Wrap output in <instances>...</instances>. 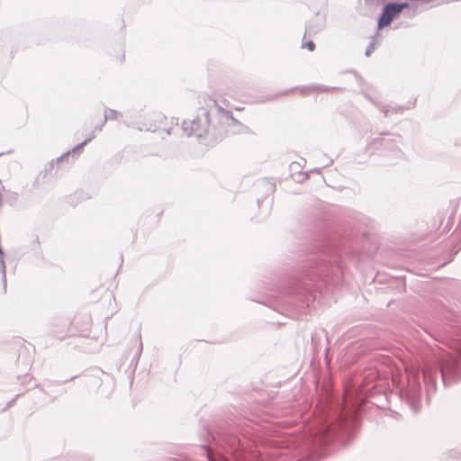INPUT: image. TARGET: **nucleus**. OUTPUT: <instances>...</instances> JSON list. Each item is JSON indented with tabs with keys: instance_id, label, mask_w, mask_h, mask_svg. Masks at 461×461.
Here are the masks:
<instances>
[{
	"instance_id": "1",
	"label": "nucleus",
	"mask_w": 461,
	"mask_h": 461,
	"mask_svg": "<svg viewBox=\"0 0 461 461\" xmlns=\"http://www.w3.org/2000/svg\"><path fill=\"white\" fill-rule=\"evenodd\" d=\"M243 125L236 120L229 105L209 98L208 110L200 109L192 119L182 122V131L187 136L195 137L204 145H213L221 140L228 132L240 133Z\"/></svg>"
},
{
	"instance_id": "2",
	"label": "nucleus",
	"mask_w": 461,
	"mask_h": 461,
	"mask_svg": "<svg viewBox=\"0 0 461 461\" xmlns=\"http://www.w3.org/2000/svg\"><path fill=\"white\" fill-rule=\"evenodd\" d=\"M440 374L444 384L461 379V346L443 360L439 368L429 366L422 369L428 393L435 391V377Z\"/></svg>"
},
{
	"instance_id": "3",
	"label": "nucleus",
	"mask_w": 461,
	"mask_h": 461,
	"mask_svg": "<svg viewBox=\"0 0 461 461\" xmlns=\"http://www.w3.org/2000/svg\"><path fill=\"white\" fill-rule=\"evenodd\" d=\"M407 387L401 391V397L404 398L416 411L419 408L421 391L418 372L407 370Z\"/></svg>"
},
{
	"instance_id": "4",
	"label": "nucleus",
	"mask_w": 461,
	"mask_h": 461,
	"mask_svg": "<svg viewBox=\"0 0 461 461\" xmlns=\"http://www.w3.org/2000/svg\"><path fill=\"white\" fill-rule=\"evenodd\" d=\"M398 143L399 137L384 133L379 138L375 139L370 145L378 149L388 150L393 157H398L401 153Z\"/></svg>"
},
{
	"instance_id": "5",
	"label": "nucleus",
	"mask_w": 461,
	"mask_h": 461,
	"mask_svg": "<svg viewBox=\"0 0 461 461\" xmlns=\"http://www.w3.org/2000/svg\"><path fill=\"white\" fill-rule=\"evenodd\" d=\"M409 4L403 3H388L383 8V12L378 20V28L382 29L389 25L392 20L399 14L403 9L408 8Z\"/></svg>"
},
{
	"instance_id": "6",
	"label": "nucleus",
	"mask_w": 461,
	"mask_h": 461,
	"mask_svg": "<svg viewBox=\"0 0 461 461\" xmlns=\"http://www.w3.org/2000/svg\"><path fill=\"white\" fill-rule=\"evenodd\" d=\"M94 138H95V136L92 135L91 137L85 140L83 142L77 144L71 150L65 152L64 154H62L61 156L57 158L56 159H52L49 163V170L51 171L52 168L58 165H62L64 163H66L67 165L69 164L68 160H69V157H70L71 153L75 154L76 152L81 150L84 148V146H86Z\"/></svg>"
},
{
	"instance_id": "7",
	"label": "nucleus",
	"mask_w": 461,
	"mask_h": 461,
	"mask_svg": "<svg viewBox=\"0 0 461 461\" xmlns=\"http://www.w3.org/2000/svg\"><path fill=\"white\" fill-rule=\"evenodd\" d=\"M325 16L321 14H315L306 24L305 32L309 35L316 34L325 27Z\"/></svg>"
},
{
	"instance_id": "8",
	"label": "nucleus",
	"mask_w": 461,
	"mask_h": 461,
	"mask_svg": "<svg viewBox=\"0 0 461 461\" xmlns=\"http://www.w3.org/2000/svg\"><path fill=\"white\" fill-rule=\"evenodd\" d=\"M370 101L379 108V110L384 113V115L385 117L390 115L391 113H402L403 110H405V108L402 106H392L389 104L384 105V104H377L371 98H370ZM408 108L409 107H406V109H408Z\"/></svg>"
},
{
	"instance_id": "9",
	"label": "nucleus",
	"mask_w": 461,
	"mask_h": 461,
	"mask_svg": "<svg viewBox=\"0 0 461 461\" xmlns=\"http://www.w3.org/2000/svg\"><path fill=\"white\" fill-rule=\"evenodd\" d=\"M202 450L205 456V461H229L225 456L220 454H213L210 448L205 446L202 447Z\"/></svg>"
},
{
	"instance_id": "10",
	"label": "nucleus",
	"mask_w": 461,
	"mask_h": 461,
	"mask_svg": "<svg viewBox=\"0 0 461 461\" xmlns=\"http://www.w3.org/2000/svg\"><path fill=\"white\" fill-rule=\"evenodd\" d=\"M122 118V114L116 110L113 109H106L104 113V117L103 121V124H104L108 120H120Z\"/></svg>"
},
{
	"instance_id": "11",
	"label": "nucleus",
	"mask_w": 461,
	"mask_h": 461,
	"mask_svg": "<svg viewBox=\"0 0 461 461\" xmlns=\"http://www.w3.org/2000/svg\"><path fill=\"white\" fill-rule=\"evenodd\" d=\"M294 293L299 296V297H302V300L303 301H305V302H309V298L307 296V293H308V290L304 287H299V288H296Z\"/></svg>"
},
{
	"instance_id": "12",
	"label": "nucleus",
	"mask_w": 461,
	"mask_h": 461,
	"mask_svg": "<svg viewBox=\"0 0 461 461\" xmlns=\"http://www.w3.org/2000/svg\"><path fill=\"white\" fill-rule=\"evenodd\" d=\"M30 246H31V249L32 250H38L39 248H40V240H39V238L37 236H32V241L30 243Z\"/></svg>"
},
{
	"instance_id": "13",
	"label": "nucleus",
	"mask_w": 461,
	"mask_h": 461,
	"mask_svg": "<svg viewBox=\"0 0 461 461\" xmlns=\"http://www.w3.org/2000/svg\"><path fill=\"white\" fill-rule=\"evenodd\" d=\"M303 47H305L307 48L310 51H312L315 48V44L312 41H309L307 42H305Z\"/></svg>"
},
{
	"instance_id": "14",
	"label": "nucleus",
	"mask_w": 461,
	"mask_h": 461,
	"mask_svg": "<svg viewBox=\"0 0 461 461\" xmlns=\"http://www.w3.org/2000/svg\"><path fill=\"white\" fill-rule=\"evenodd\" d=\"M375 46L373 43H370L366 50V56H370V54L374 51Z\"/></svg>"
},
{
	"instance_id": "15",
	"label": "nucleus",
	"mask_w": 461,
	"mask_h": 461,
	"mask_svg": "<svg viewBox=\"0 0 461 461\" xmlns=\"http://www.w3.org/2000/svg\"><path fill=\"white\" fill-rule=\"evenodd\" d=\"M212 99H215V97H212ZM216 100H217V98H216ZM218 101H220L221 104H222L223 103H225V104H228V105H229V110H230V104H229L228 102H226V100H225V99H221H221H218ZM204 103H207V104H209V100H208V101H207V100H204Z\"/></svg>"
},
{
	"instance_id": "16",
	"label": "nucleus",
	"mask_w": 461,
	"mask_h": 461,
	"mask_svg": "<svg viewBox=\"0 0 461 461\" xmlns=\"http://www.w3.org/2000/svg\"><path fill=\"white\" fill-rule=\"evenodd\" d=\"M142 351V342L140 336H139V349H138V357H140V353Z\"/></svg>"
},
{
	"instance_id": "17",
	"label": "nucleus",
	"mask_w": 461,
	"mask_h": 461,
	"mask_svg": "<svg viewBox=\"0 0 461 461\" xmlns=\"http://www.w3.org/2000/svg\"><path fill=\"white\" fill-rule=\"evenodd\" d=\"M315 88H316L317 90H319V91H328V90H329V87L324 86H321H321H316Z\"/></svg>"
},
{
	"instance_id": "18",
	"label": "nucleus",
	"mask_w": 461,
	"mask_h": 461,
	"mask_svg": "<svg viewBox=\"0 0 461 461\" xmlns=\"http://www.w3.org/2000/svg\"><path fill=\"white\" fill-rule=\"evenodd\" d=\"M103 126H104V124L102 123L101 125L96 126L95 130L101 131L103 130Z\"/></svg>"
},
{
	"instance_id": "19",
	"label": "nucleus",
	"mask_w": 461,
	"mask_h": 461,
	"mask_svg": "<svg viewBox=\"0 0 461 461\" xmlns=\"http://www.w3.org/2000/svg\"><path fill=\"white\" fill-rule=\"evenodd\" d=\"M171 130H172V128L167 129V130L166 131V132H167V135H170V134H171Z\"/></svg>"
},
{
	"instance_id": "20",
	"label": "nucleus",
	"mask_w": 461,
	"mask_h": 461,
	"mask_svg": "<svg viewBox=\"0 0 461 461\" xmlns=\"http://www.w3.org/2000/svg\"><path fill=\"white\" fill-rule=\"evenodd\" d=\"M14 401H15V399L12 400V401L7 404V406H8V407H9V406H11V405L14 402Z\"/></svg>"
},
{
	"instance_id": "21",
	"label": "nucleus",
	"mask_w": 461,
	"mask_h": 461,
	"mask_svg": "<svg viewBox=\"0 0 461 461\" xmlns=\"http://www.w3.org/2000/svg\"><path fill=\"white\" fill-rule=\"evenodd\" d=\"M321 430H323L324 432H328L329 428L328 427L322 428Z\"/></svg>"
}]
</instances>
